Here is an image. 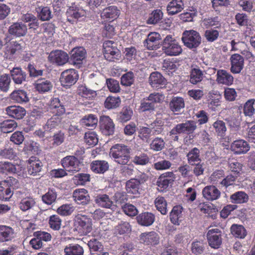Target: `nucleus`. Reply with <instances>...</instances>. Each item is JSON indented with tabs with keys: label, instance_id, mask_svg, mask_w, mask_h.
<instances>
[{
	"label": "nucleus",
	"instance_id": "obj_48",
	"mask_svg": "<svg viewBox=\"0 0 255 255\" xmlns=\"http://www.w3.org/2000/svg\"><path fill=\"white\" fill-rule=\"evenodd\" d=\"M132 114L133 112L130 108L125 107L117 115V119L119 122L126 123L130 120Z\"/></svg>",
	"mask_w": 255,
	"mask_h": 255
},
{
	"label": "nucleus",
	"instance_id": "obj_22",
	"mask_svg": "<svg viewBox=\"0 0 255 255\" xmlns=\"http://www.w3.org/2000/svg\"><path fill=\"white\" fill-rule=\"evenodd\" d=\"M155 217L154 214L149 212H144L136 217L137 223L141 226L149 227L155 221Z\"/></svg>",
	"mask_w": 255,
	"mask_h": 255
},
{
	"label": "nucleus",
	"instance_id": "obj_41",
	"mask_svg": "<svg viewBox=\"0 0 255 255\" xmlns=\"http://www.w3.org/2000/svg\"><path fill=\"white\" fill-rule=\"evenodd\" d=\"M126 189L128 193L138 195L140 194L141 185L135 179L131 178L127 181Z\"/></svg>",
	"mask_w": 255,
	"mask_h": 255
},
{
	"label": "nucleus",
	"instance_id": "obj_45",
	"mask_svg": "<svg viewBox=\"0 0 255 255\" xmlns=\"http://www.w3.org/2000/svg\"><path fill=\"white\" fill-rule=\"evenodd\" d=\"M64 255H83L84 249L78 244H70L64 249Z\"/></svg>",
	"mask_w": 255,
	"mask_h": 255
},
{
	"label": "nucleus",
	"instance_id": "obj_32",
	"mask_svg": "<svg viewBox=\"0 0 255 255\" xmlns=\"http://www.w3.org/2000/svg\"><path fill=\"white\" fill-rule=\"evenodd\" d=\"M6 112L8 116L17 120L22 119L26 114L25 109L20 106L8 107L6 109Z\"/></svg>",
	"mask_w": 255,
	"mask_h": 255
},
{
	"label": "nucleus",
	"instance_id": "obj_40",
	"mask_svg": "<svg viewBox=\"0 0 255 255\" xmlns=\"http://www.w3.org/2000/svg\"><path fill=\"white\" fill-rule=\"evenodd\" d=\"M221 18L220 17L211 16L205 18L202 20L203 26L206 28H209L213 27L216 29H219L221 27Z\"/></svg>",
	"mask_w": 255,
	"mask_h": 255
},
{
	"label": "nucleus",
	"instance_id": "obj_10",
	"mask_svg": "<svg viewBox=\"0 0 255 255\" xmlns=\"http://www.w3.org/2000/svg\"><path fill=\"white\" fill-rule=\"evenodd\" d=\"M48 58L51 63L62 66L68 61L69 57L66 52L61 50H56L50 53Z\"/></svg>",
	"mask_w": 255,
	"mask_h": 255
},
{
	"label": "nucleus",
	"instance_id": "obj_36",
	"mask_svg": "<svg viewBox=\"0 0 255 255\" xmlns=\"http://www.w3.org/2000/svg\"><path fill=\"white\" fill-rule=\"evenodd\" d=\"M49 108L55 115L61 116L65 113V106L58 98H53L51 99Z\"/></svg>",
	"mask_w": 255,
	"mask_h": 255
},
{
	"label": "nucleus",
	"instance_id": "obj_20",
	"mask_svg": "<svg viewBox=\"0 0 255 255\" xmlns=\"http://www.w3.org/2000/svg\"><path fill=\"white\" fill-rule=\"evenodd\" d=\"M149 83L153 88H161L165 86L166 80L159 72H152L149 78Z\"/></svg>",
	"mask_w": 255,
	"mask_h": 255
},
{
	"label": "nucleus",
	"instance_id": "obj_3",
	"mask_svg": "<svg viewBox=\"0 0 255 255\" xmlns=\"http://www.w3.org/2000/svg\"><path fill=\"white\" fill-rule=\"evenodd\" d=\"M181 39L184 45L190 49H196L201 44L202 41L200 33L193 29L184 31Z\"/></svg>",
	"mask_w": 255,
	"mask_h": 255
},
{
	"label": "nucleus",
	"instance_id": "obj_46",
	"mask_svg": "<svg viewBox=\"0 0 255 255\" xmlns=\"http://www.w3.org/2000/svg\"><path fill=\"white\" fill-rule=\"evenodd\" d=\"M188 163L191 165L201 161L200 158V150L197 147L191 149L187 154Z\"/></svg>",
	"mask_w": 255,
	"mask_h": 255
},
{
	"label": "nucleus",
	"instance_id": "obj_38",
	"mask_svg": "<svg viewBox=\"0 0 255 255\" xmlns=\"http://www.w3.org/2000/svg\"><path fill=\"white\" fill-rule=\"evenodd\" d=\"M184 8L182 0H172L168 4L166 9L169 15H173L180 11Z\"/></svg>",
	"mask_w": 255,
	"mask_h": 255
},
{
	"label": "nucleus",
	"instance_id": "obj_18",
	"mask_svg": "<svg viewBox=\"0 0 255 255\" xmlns=\"http://www.w3.org/2000/svg\"><path fill=\"white\" fill-rule=\"evenodd\" d=\"M120 14V10L117 6L111 5L104 8L101 13V17L107 21H113L117 19Z\"/></svg>",
	"mask_w": 255,
	"mask_h": 255
},
{
	"label": "nucleus",
	"instance_id": "obj_17",
	"mask_svg": "<svg viewBox=\"0 0 255 255\" xmlns=\"http://www.w3.org/2000/svg\"><path fill=\"white\" fill-rule=\"evenodd\" d=\"M141 243L147 246H155L158 244L159 237L154 231L142 233L139 237Z\"/></svg>",
	"mask_w": 255,
	"mask_h": 255
},
{
	"label": "nucleus",
	"instance_id": "obj_35",
	"mask_svg": "<svg viewBox=\"0 0 255 255\" xmlns=\"http://www.w3.org/2000/svg\"><path fill=\"white\" fill-rule=\"evenodd\" d=\"M10 97L13 102L19 104H25L29 101L27 92L24 90L18 89L13 91Z\"/></svg>",
	"mask_w": 255,
	"mask_h": 255
},
{
	"label": "nucleus",
	"instance_id": "obj_24",
	"mask_svg": "<svg viewBox=\"0 0 255 255\" xmlns=\"http://www.w3.org/2000/svg\"><path fill=\"white\" fill-rule=\"evenodd\" d=\"M231 149L237 154H244L249 150L250 146L246 141L239 139L234 141L231 144Z\"/></svg>",
	"mask_w": 255,
	"mask_h": 255
},
{
	"label": "nucleus",
	"instance_id": "obj_42",
	"mask_svg": "<svg viewBox=\"0 0 255 255\" xmlns=\"http://www.w3.org/2000/svg\"><path fill=\"white\" fill-rule=\"evenodd\" d=\"M76 223L78 225L77 228H79V230H81L83 234H87L91 232L92 227L89 219L85 216L78 217Z\"/></svg>",
	"mask_w": 255,
	"mask_h": 255
},
{
	"label": "nucleus",
	"instance_id": "obj_21",
	"mask_svg": "<svg viewBox=\"0 0 255 255\" xmlns=\"http://www.w3.org/2000/svg\"><path fill=\"white\" fill-rule=\"evenodd\" d=\"M203 197L208 201L217 200L221 195V192L214 185L205 187L202 190Z\"/></svg>",
	"mask_w": 255,
	"mask_h": 255
},
{
	"label": "nucleus",
	"instance_id": "obj_63",
	"mask_svg": "<svg viewBox=\"0 0 255 255\" xmlns=\"http://www.w3.org/2000/svg\"><path fill=\"white\" fill-rule=\"evenodd\" d=\"M116 231L120 235L128 234L131 230L129 223L126 221H121L115 227Z\"/></svg>",
	"mask_w": 255,
	"mask_h": 255
},
{
	"label": "nucleus",
	"instance_id": "obj_52",
	"mask_svg": "<svg viewBox=\"0 0 255 255\" xmlns=\"http://www.w3.org/2000/svg\"><path fill=\"white\" fill-rule=\"evenodd\" d=\"M154 204L156 209L162 215H166L168 212L167 203L165 198L158 196L154 200Z\"/></svg>",
	"mask_w": 255,
	"mask_h": 255
},
{
	"label": "nucleus",
	"instance_id": "obj_23",
	"mask_svg": "<svg viewBox=\"0 0 255 255\" xmlns=\"http://www.w3.org/2000/svg\"><path fill=\"white\" fill-rule=\"evenodd\" d=\"M27 26L22 22H15L8 28L9 33L15 37L24 36L27 33Z\"/></svg>",
	"mask_w": 255,
	"mask_h": 255
},
{
	"label": "nucleus",
	"instance_id": "obj_62",
	"mask_svg": "<svg viewBox=\"0 0 255 255\" xmlns=\"http://www.w3.org/2000/svg\"><path fill=\"white\" fill-rule=\"evenodd\" d=\"M11 83L10 76L7 74H3L0 76V90L6 92L9 89Z\"/></svg>",
	"mask_w": 255,
	"mask_h": 255
},
{
	"label": "nucleus",
	"instance_id": "obj_7",
	"mask_svg": "<svg viewBox=\"0 0 255 255\" xmlns=\"http://www.w3.org/2000/svg\"><path fill=\"white\" fill-rule=\"evenodd\" d=\"M61 164L67 171L73 173L78 172L81 169V163L75 156H65L61 160Z\"/></svg>",
	"mask_w": 255,
	"mask_h": 255
},
{
	"label": "nucleus",
	"instance_id": "obj_61",
	"mask_svg": "<svg viewBox=\"0 0 255 255\" xmlns=\"http://www.w3.org/2000/svg\"><path fill=\"white\" fill-rule=\"evenodd\" d=\"M87 245L91 254H93V252H98L100 254L104 252V247L103 245L97 239H92L88 241Z\"/></svg>",
	"mask_w": 255,
	"mask_h": 255
},
{
	"label": "nucleus",
	"instance_id": "obj_51",
	"mask_svg": "<svg viewBox=\"0 0 255 255\" xmlns=\"http://www.w3.org/2000/svg\"><path fill=\"white\" fill-rule=\"evenodd\" d=\"M35 200L30 197L22 199L18 204L19 208L22 211H26L32 209L35 205Z\"/></svg>",
	"mask_w": 255,
	"mask_h": 255
},
{
	"label": "nucleus",
	"instance_id": "obj_64",
	"mask_svg": "<svg viewBox=\"0 0 255 255\" xmlns=\"http://www.w3.org/2000/svg\"><path fill=\"white\" fill-rule=\"evenodd\" d=\"M204 36L207 42L212 43L218 39L219 31L216 29H207L204 32Z\"/></svg>",
	"mask_w": 255,
	"mask_h": 255
},
{
	"label": "nucleus",
	"instance_id": "obj_28",
	"mask_svg": "<svg viewBox=\"0 0 255 255\" xmlns=\"http://www.w3.org/2000/svg\"><path fill=\"white\" fill-rule=\"evenodd\" d=\"M61 121L60 116L54 115L47 121L43 128L45 131L51 132L60 127Z\"/></svg>",
	"mask_w": 255,
	"mask_h": 255
},
{
	"label": "nucleus",
	"instance_id": "obj_12",
	"mask_svg": "<svg viewBox=\"0 0 255 255\" xmlns=\"http://www.w3.org/2000/svg\"><path fill=\"white\" fill-rule=\"evenodd\" d=\"M100 128L101 132L105 135H110L114 134L115 131V124L113 120L107 116L101 117L100 121Z\"/></svg>",
	"mask_w": 255,
	"mask_h": 255
},
{
	"label": "nucleus",
	"instance_id": "obj_15",
	"mask_svg": "<svg viewBox=\"0 0 255 255\" xmlns=\"http://www.w3.org/2000/svg\"><path fill=\"white\" fill-rule=\"evenodd\" d=\"M161 39V36L158 33L150 32L144 41V46L148 50H156L159 48V40Z\"/></svg>",
	"mask_w": 255,
	"mask_h": 255
},
{
	"label": "nucleus",
	"instance_id": "obj_6",
	"mask_svg": "<svg viewBox=\"0 0 255 255\" xmlns=\"http://www.w3.org/2000/svg\"><path fill=\"white\" fill-rule=\"evenodd\" d=\"M104 55L106 60L113 62L121 57V51L117 47V44L112 41H106L103 43Z\"/></svg>",
	"mask_w": 255,
	"mask_h": 255
},
{
	"label": "nucleus",
	"instance_id": "obj_44",
	"mask_svg": "<svg viewBox=\"0 0 255 255\" xmlns=\"http://www.w3.org/2000/svg\"><path fill=\"white\" fill-rule=\"evenodd\" d=\"M78 94L83 98L89 100L94 99L97 95V91L88 88L86 85H81L78 89Z\"/></svg>",
	"mask_w": 255,
	"mask_h": 255
},
{
	"label": "nucleus",
	"instance_id": "obj_56",
	"mask_svg": "<svg viewBox=\"0 0 255 255\" xmlns=\"http://www.w3.org/2000/svg\"><path fill=\"white\" fill-rule=\"evenodd\" d=\"M182 207L181 206H174L170 213V219L174 225H179V220L181 217Z\"/></svg>",
	"mask_w": 255,
	"mask_h": 255
},
{
	"label": "nucleus",
	"instance_id": "obj_1",
	"mask_svg": "<svg viewBox=\"0 0 255 255\" xmlns=\"http://www.w3.org/2000/svg\"><path fill=\"white\" fill-rule=\"evenodd\" d=\"M130 150L125 144H116L111 148L110 155L118 164H126L130 158Z\"/></svg>",
	"mask_w": 255,
	"mask_h": 255
},
{
	"label": "nucleus",
	"instance_id": "obj_30",
	"mask_svg": "<svg viewBox=\"0 0 255 255\" xmlns=\"http://www.w3.org/2000/svg\"><path fill=\"white\" fill-rule=\"evenodd\" d=\"M95 202L102 208L113 209V206H114L109 195L105 194H98L95 196Z\"/></svg>",
	"mask_w": 255,
	"mask_h": 255
},
{
	"label": "nucleus",
	"instance_id": "obj_60",
	"mask_svg": "<svg viewBox=\"0 0 255 255\" xmlns=\"http://www.w3.org/2000/svg\"><path fill=\"white\" fill-rule=\"evenodd\" d=\"M213 127L218 136L223 137L225 135L227 128L225 122L223 121H216L213 123Z\"/></svg>",
	"mask_w": 255,
	"mask_h": 255
},
{
	"label": "nucleus",
	"instance_id": "obj_39",
	"mask_svg": "<svg viewBox=\"0 0 255 255\" xmlns=\"http://www.w3.org/2000/svg\"><path fill=\"white\" fill-rule=\"evenodd\" d=\"M14 238V231L9 226L0 225V243L11 241Z\"/></svg>",
	"mask_w": 255,
	"mask_h": 255
},
{
	"label": "nucleus",
	"instance_id": "obj_33",
	"mask_svg": "<svg viewBox=\"0 0 255 255\" xmlns=\"http://www.w3.org/2000/svg\"><path fill=\"white\" fill-rule=\"evenodd\" d=\"M35 11L37 13L38 17L41 21H48L53 17L52 12L48 6L37 4L35 6Z\"/></svg>",
	"mask_w": 255,
	"mask_h": 255
},
{
	"label": "nucleus",
	"instance_id": "obj_29",
	"mask_svg": "<svg viewBox=\"0 0 255 255\" xmlns=\"http://www.w3.org/2000/svg\"><path fill=\"white\" fill-rule=\"evenodd\" d=\"M189 82L190 83L196 85L200 83L204 77V71L201 70L197 66L192 67L189 75Z\"/></svg>",
	"mask_w": 255,
	"mask_h": 255
},
{
	"label": "nucleus",
	"instance_id": "obj_5",
	"mask_svg": "<svg viewBox=\"0 0 255 255\" xmlns=\"http://www.w3.org/2000/svg\"><path fill=\"white\" fill-rule=\"evenodd\" d=\"M164 99V96L159 93L150 94L147 98H144L141 102L140 109L142 112L153 111L155 108V105L160 103Z\"/></svg>",
	"mask_w": 255,
	"mask_h": 255
},
{
	"label": "nucleus",
	"instance_id": "obj_53",
	"mask_svg": "<svg viewBox=\"0 0 255 255\" xmlns=\"http://www.w3.org/2000/svg\"><path fill=\"white\" fill-rule=\"evenodd\" d=\"M4 186H8L12 189H17L19 186V183L17 179L9 177L7 180L0 182V190L2 191L4 188Z\"/></svg>",
	"mask_w": 255,
	"mask_h": 255
},
{
	"label": "nucleus",
	"instance_id": "obj_59",
	"mask_svg": "<svg viewBox=\"0 0 255 255\" xmlns=\"http://www.w3.org/2000/svg\"><path fill=\"white\" fill-rule=\"evenodd\" d=\"M49 227L54 231H59L61 226L62 220L57 215H53L49 218Z\"/></svg>",
	"mask_w": 255,
	"mask_h": 255
},
{
	"label": "nucleus",
	"instance_id": "obj_9",
	"mask_svg": "<svg viewBox=\"0 0 255 255\" xmlns=\"http://www.w3.org/2000/svg\"><path fill=\"white\" fill-rule=\"evenodd\" d=\"M206 237L209 246L213 249H219L222 244V232L218 228L209 230Z\"/></svg>",
	"mask_w": 255,
	"mask_h": 255
},
{
	"label": "nucleus",
	"instance_id": "obj_14",
	"mask_svg": "<svg viewBox=\"0 0 255 255\" xmlns=\"http://www.w3.org/2000/svg\"><path fill=\"white\" fill-rule=\"evenodd\" d=\"M231 71L233 74H239L244 66V58L239 54H234L230 57Z\"/></svg>",
	"mask_w": 255,
	"mask_h": 255
},
{
	"label": "nucleus",
	"instance_id": "obj_26",
	"mask_svg": "<svg viewBox=\"0 0 255 255\" xmlns=\"http://www.w3.org/2000/svg\"><path fill=\"white\" fill-rule=\"evenodd\" d=\"M216 76V81L219 84L227 86L233 84L234 80L233 76L225 70H218Z\"/></svg>",
	"mask_w": 255,
	"mask_h": 255
},
{
	"label": "nucleus",
	"instance_id": "obj_57",
	"mask_svg": "<svg viewBox=\"0 0 255 255\" xmlns=\"http://www.w3.org/2000/svg\"><path fill=\"white\" fill-rule=\"evenodd\" d=\"M22 20L28 23L30 28L35 29L39 26V22L37 18L31 13H26L22 16Z\"/></svg>",
	"mask_w": 255,
	"mask_h": 255
},
{
	"label": "nucleus",
	"instance_id": "obj_19",
	"mask_svg": "<svg viewBox=\"0 0 255 255\" xmlns=\"http://www.w3.org/2000/svg\"><path fill=\"white\" fill-rule=\"evenodd\" d=\"M91 170L96 174H102L105 173L109 169V164L104 160H96L93 161L90 165Z\"/></svg>",
	"mask_w": 255,
	"mask_h": 255
},
{
	"label": "nucleus",
	"instance_id": "obj_58",
	"mask_svg": "<svg viewBox=\"0 0 255 255\" xmlns=\"http://www.w3.org/2000/svg\"><path fill=\"white\" fill-rule=\"evenodd\" d=\"M165 142L161 137H156L149 144L150 149L155 151H159L164 148Z\"/></svg>",
	"mask_w": 255,
	"mask_h": 255
},
{
	"label": "nucleus",
	"instance_id": "obj_54",
	"mask_svg": "<svg viewBox=\"0 0 255 255\" xmlns=\"http://www.w3.org/2000/svg\"><path fill=\"white\" fill-rule=\"evenodd\" d=\"M163 12L159 9H156L149 14L147 20V23L149 24H155L162 19Z\"/></svg>",
	"mask_w": 255,
	"mask_h": 255
},
{
	"label": "nucleus",
	"instance_id": "obj_50",
	"mask_svg": "<svg viewBox=\"0 0 255 255\" xmlns=\"http://www.w3.org/2000/svg\"><path fill=\"white\" fill-rule=\"evenodd\" d=\"M230 199L234 204L244 203L248 201L249 196L245 192L238 191L231 196Z\"/></svg>",
	"mask_w": 255,
	"mask_h": 255
},
{
	"label": "nucleus",
	"instance_id": "obj_13",
	"mask_svg": "<svg viewBox=\"0 0 255 255\" xmlns=\"http://www.w3.org/2000/svg\"><path fill=\"white\" fill-rule=\"evenodd\" d=\"M73 198L77 204L82 206L88 204L90 201V197L88 192L85 189H78L74 191Z\"/></svg>",
	"mask_w": 255,
	"mask_h": 255
},
{
	"label": "nucleus",
	"instance_id": "obj_25",
	"mask_svg": "<svg viewBox=\"0 0 255 255\" xmlns=\"http://www.w3.org/2000/svg\"><path fill=\"white\" fill-rule=\"evenodd\" d=\"M10 77L15 84H21L26 81L27 74L20 67H14L10 71Z\"/></svg>",
	"mask_w": 255,
	"mask_h": 255
},
{
	"label": "nucleus",
	"instance_id": "obj_43",
	"mask_svg": "<svg viewBox=\"0 0 255 255\" xmlns=\"http://www.w3.org/2000/svg\"><path fill=\"white\" fill-rule=\"evenodd\" d=\"M98 122V118L96 115L89 114L85 116L81 120L80 124L83 127L92 129L95 128Z\"/></svg>",
	"mask_w": 255,
	"mask_h": 255
},
{
	"label": "nucleus",
	"instance_id": "obj_49",
	"mask_svg": "<svg viewBox=\"0 0 255 255\" xmlns=\"http://www.w3.org/2000/svg\"><path fill=\"white\" fill-rule=\"evenodd\" d=\"M231 232L236 238L244 239L247 235V232L245 227L241 225L233 224L231 227Z\"/></svg>",
	"mask_w": 255,
	"mask_h": 255
},
{
	"label": "nucleus",
	"instance_id": "obj_11",
	"mask_svg": "<svg viewBox=\"0 0 255 255\" xmlns=\"http://www.w3.org/2000/svg\"><path fill=\"white\" fill-rule=\"evenodd\" d=\"M86 51L83 47H78L72 49L70 62L76 67L80 68L83 60L86 58Z\"/></svg>",
	"mask_w": 255,
	"mask_h": 255
},
{
	"label": "nucleus",
	"instance_id": "obj_2",
	"mask_svg": "<svg viewBox=\"0 0 255 255\" xmlns=\"http://www.w3.org/2000/svg\"><path fill=\"white\" fill-rule=\"evenodd\" d=\"M163 52L167 56H176L182 52L179 43L170 35H167L162 42Z\"/></svg>",
	"mask_w": 255,
	"mask_h": 255
},
{
	"label": "nucleus",
	"instance_id": "obj_55",
	"mask_svg": "<svg viewBox=\"0 0 255 255\" xmlns=\"http://www.w3.org/2000/svg\"><path fill=\"white\" fill-rule=\"evenodd\" d=\"M17 126V123L14 120H5L0 123V128L3 133L12 131Z\"/></svg>",
	"mask_w": 255,
	"mask_h": 255
},
{
	"label": "nucleus",
	"instance_id": "obj_27",
	"mask_svg": "<svg viewBox=\"0 0 255 255\" xmlns=\"http://www.w3.org/2000/svg\"><path fill=\"white\" fill-rule=\"evenodd\" d=\"M35 88L40 93L50 91L53 88L52 82L45 78L38 79L35 83Z\"/></svg>",
	"mask_w": 255,
	"mask_h": 255
},
{
	"label": "nucleus",
	"instance_id": "obj_8",
	"mask_svg": "<svg viewBox=\"0 0 255 255\" xmlns=\"http://www.w3.org/2000/svg\"><path fill=\"white\" fill-rule=\"evenodd\" d=\"M78 78L77 71L74 69H69L61 73L60 81L63 87L69 88L76 83Z\"/></svg>",
	"mask_w": 255,
	"mask_h": 255
},
{
	"label": "nucleus",
	"instance_id": "obj_4",
	"mask_svg": "<svg viewBox=\"0 0 255 255\" xmlns=\"http://www.w3.org/2000/svg\"><path fill=\"white\" fill-rule=\"evenodd\" d=\"M67 19L71 24L76 23L84 19L86 16L85 10L79 4L72 3L66 11Z\"/></svg>",
	"mask_w": 255,
	"mask_h": 255
},
{
	"label": "nucleus",
	"instance_id": "obj_47",
	"mask_svg": "<svg viewBox=\"0 0 255 255\" xmlns=\"http://www.w3.org/2000/svg\"><path fill=\"white\" fill-rule=\"evenodd\" d=\"M16 166L13 163L8 161L0 162V173L6 175L14 174L16 172Z\"/></svg>",
	"mask_w": 255,
	"mask_h": 255
},
{
	"label": "nucleus",
	"instance_id": "obj_34",
	"mask_svg": "<svg viewBox=\"0 0 255 255\" xmlns=\"http://www.w3.org/2000/svg\"><path fill=\"white\" fill-rule=\"evenodd\" d=\"M176 126L181 133L188 134L192 133L197 128L196 123L193 120H188Z\"/></svg>",
	"mask_w": 255,
	"mask_h": 255
},
{
	"label": "nucleus",
	"instance_id": "obj_37",
	"mask_svg": "<svg viewBox=\"0 0 255 255\" xmlns=\"http://www.w3.org/2000/svg\"><path fill=\"white\" fill-rule=\"evenodd\" d=\"M170 110L175 114H178L185 107L183 98L180 97H173L169 102Z\"/></svg>",
	"mask_w": 255,
	"mask_h": 255
},
{
	"label": "nucleus",
	"instance_id": "obj_16",
	"mask_svg": "<svg viewBox=\"0 0 255 255\" xmlns=\"http://www.w3.org/2000/svg\"><path fill=\"white\" fill-rule=\"evenodd\" d=\"M43 165L36 157L31 156L28 160L27 172L28 174L32 176L39 175Z\"/></svg>",
	"mask_w": 255,
	"mask_h": 255
},
{
	"label": "nucleus",
	"instance_id": "obj_31",
	"mask_svg": "<svg viewBox=\"0 0 255 255\" xmlns=\"http://www.w3.org/2000/svg\"><path fill=\"white\" fill-rule=\"evenodd\" d=\"M235 19L237 23L240 27H246L247 30L246 33L248 32L250 34L251 30L252 22L249 18V16L245 13H238L235 15Z\"/></svg>",
	"mask_w": 255,
	"mask_h": 255
}]
</instances>
